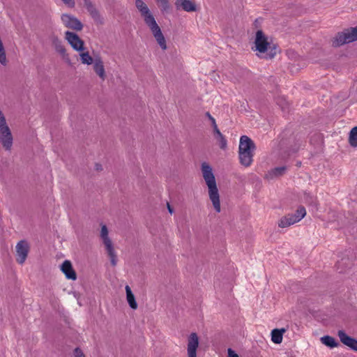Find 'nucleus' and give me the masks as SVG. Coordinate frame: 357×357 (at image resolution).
Returning <instances> with one entry per match:
<instances>
[{"label":"nucleus","mask_w":357,"mask_h":357,"mask_svg":"<svg viewBox=\"0 0 357 357\" xmlns=\"http://www.w3.org/2000/svg\"><path fill=\"white\" fill-rule=\"evenodd\" d=\"M74 355L75 357H86L85 355L83 354L82 351L79 348H76L75 349Z\"/></svg>","instance_id":"31"},{"label":"nucleus","mask_w":357,"mask_h":357,"mask_svg":"<svg viewBox=\"0 0 357 357\" xmlns=\"http://www.w3.org/2000/svg\"><path fill=\"white\" fill-rule=\"evenodd\" d=\"M228 357H239L238 355L231 349L227 350Z\"/></svg>","instance_id":"32"},{"label":"nucleus","mask_w":357,"mask_h":357,"mask_svg":"<svg viewBox=\"0 0 357 357\" xmlns=\"http://www.w3.org/2000/svg\"><path fill=\"white\" fill-rule=\"evenodd\" d=\"M13 135L8 124L0 125V142L3 147L6 150H10L13 145Z\"/></svg>","instance_id":"11"},{"label":"nucleus","mask_w":357,"mask_h":357,"mask_svg":"<svg viewBox=\"0 0 357 357\" xmlns=\"http://www.w3.org/2000/svg\"><path fill=\"white\" fill-rule=\"evenodd\" d=\"M337 335L343 344L357 351V340L356 339L349 336L344 331H339Z\"/></svg>","instance_id":"14"},{"label":"nucleus","mask_w":357,"mask_h":357,"mask_svg":"<svg viewBox=\"0 0 357 357\" xmlns=\"http://www.w3.org/2000/svg\"><path fill=\"white\" fill-rule=\"evenodd\" d=\"M217 141L219 143L220 147L222 149H225L227 146V140L223 136L222 134H220V135H217L215 137Z\"/></svg>","instance_id":"27"},{"label":"nucleus","mask_w":357,"mask_h":357,"mask_svg":"<svg viewBox=\"0 0 357 357\" xmlns=\"http://www.w3.org/2000/svg\"><path fill=\"white\" fill-rule=\"evenodd\" d=\"M96 168L97 170H101L102 169L101 165H96Z\"/></svg>","instance_id":"35"},{"label":"nucleus","mask_w":357,"mask_h":357,"mask_svg":"<svg viewBox=\"0 0 357 357\" xmlns=\"http://www.w3.org/2000/svg\"><path fill=\"white\" fill-rule=\"evenodd\" d=\"M349 144L353 147L357 146V126L353 128L349 132Z\"/></svg>","instance_id":"24"},{"label":"nucleus","mask_w":357,"mask_h":357,"mask_svg":"<svg viewBox=\"0 0 357 357\" xmlns=\"http://www.w3.org/2000/svg\"><path fill=\"white\" fill-rule=\"evenodd\" d=\"M302 145L303 141L294 135H291L287 138H282L279 144L280 149L284 153L289 155L297 153Z\"/></svg>","instance_id":"6"},{"label":"nucleus","mask_w":357,"mask_h":357,"mask_svg":"<svg viewBox=\"0 0 357 357\" xmlns=\"http://www.w3.org/2000/svg\"><path fill=\"white\" fill-rule=\"evenodd\" d=\"M61 20L63 25L68 29L79 31L83 29V24L76 17L63 13L61 16Z\"/></svg>","instance_id":"10"},{"label":"nucleus","mask_w":357,"mask_h":357,"mask_svg":"<svg viewBox=\"0 0 357 357\" xmlns=\"http://www.w3.org/2000/svg\"><path fill=\"white\" fill-rule=\"evenodd\" d=\"M64 4L70 8H74L75 6V0H61Z\"/></svg>","instance_id":"30"},{"label":"nucleus","mask_w":357,"mask_h":357,"mask_svg":"<svg viewBox=\"0 0 357 357\" xmlns=\"http://www.w3.org/2000/svg\"><path fill=\"white\" fill-rule=\"evenodd\" d=\"M252 162V158H240V163L245 167H249Z\"/></svg>","instance_id":"28"},{"label":"nucleus","mask_w":357,"mask_h":357,"mask_svg":"<svg viewBox=\"0 0 357 357\" xmlns=\"http://www.w3.org/2000/svg\"><path fill=\"white\" fill-rule=\"evenodd\" d=\"M321 342H322V344L331 348L336 347L338 345V343L336 342L335 339L329 335L322 337L321 338Z\"/></svg>","instance_id":"23"},{"label":"nucleus","mask_w":357,"mask_h":357,"mask_svg":"<svg viewBox=\"0 0 357 357\" xmlns=\"http://www.w3.org/2000/svg\"><path fill=\"white\" fill-rule=\"evenodd\" d=\"M61 270L67 279L72 280H75L77 279V274L69 260H66L63 262L61 266Z\"/></svg>","instance_id":"17"},{"label":"nucleus","mask_w":357,"mask_h":357,"mask_svg":"<svg viewBox=\"0 0 357 357\" xmlns=\"http://www.w3.org/2000/svg\"><path fill=\"white\" fill-rule=\"evenodd\" d=\"M135 6L140 12L141 16L144 18L145 24L151 31L161 49L163 50H166L167 44L165 38L147 5L142 0H135Z\"/></svg>","instance_id":"2"},{"label":"nucleus","mask_w":357,"mask_h":357,"mask_svg":"<svg viewBox=\"0 0 357 357\" xmlns=\"http://www.w3.org/2000/svg\"><path fill=\"white\" fill-rule=\"evenodd\" d=\"M357 40V26L344 29L336 33L332 40V45L335 47Z\"/></svg>","instance_id":"5"},{"label":"nucleus","mask_w":357,"mask_h":357,"mask_svg":"<svg viewBox=\"0 0 357 357\" xmlns=\"http://www.w3.org/2000/svg\"><path fill=\"white\" fill-rule=\"evenodd\" d=\"M257 146L255 142L248 136L243 135L240 138L238 152L240 155L253 156L256 154Z\"/></svg>","instance_id":"8"},{"label":"nucleus","mask_w":357,"mask_h":357,"mask_svg":"<svg viewBox=\"0 0 357 357\" xmlns=\"http://www.w3.org/2000/svg\"><path fill=\"white\" fill-rule=\"evenodd\" d=\"M175 6L177 10L182 9L185 12H195L197 10V5L193 0H176Z\"/></svg>","instance_id":"15"},{"label":"nucleus","mask_w":357,"mask_h":357,"mask_svg":"<svg viewBox=\"0 0 357 357\" xmlns=\"http://www.w3.org/2000/svg\"><path fill=\"white\" fill-rule=\"evenodd\" d=\"M82 63L84 64L90 65L94 62L93 58L89 55V52H83L80 54Z\"/></svg>","instance_id":"25"},{"label":"nucleus","mask_w":357,"mask_h":357,"mask_svg":"<svg viewBox=\"0 0 357 357\" xmlns=\"http://www.w3.org/2000/svg\"><path fill=\"white\" fill-rule=\"evenodd\" d=\"M206 115L208 117L209 121H211V118H213V117L210 114V113L209 112H206Z\"/></svg>","instance_id":"34"},{"label":"nucleus","mask_w":357,"mask_h":357,"mask_svg":"<svg viewBox=\"0 0 357 357\" xmlns=\"http://www.w3.org/2000/svg\"><path fill=\"white\" fill-rule=\"evenodd\" d=\"M84 6L87 11L89 13L91 17L97 22L102 23V17L99 11L96 9L95 6L91 1V0H83Z\"/></svg>","instance_id":"18"},{"label":"nucleus","mask_w":357,"mask_h":357,"mask_svg":"<svg viewBox=\"0 0 357 357\" xmlns=\"http://www.w3.org/2000/svg\"><path fill=\"white\" fill-rule=\"evenodd\" d=\"M157 3L160 7L162 12L167 11L169 8V3L168 0H156Z\"/></svg>","instance_id":"26"},{"label":"nucleus","mask_w":357,"mask_h":357,"mask_svg":"<svg viewBox=\"0 0 357 357\" xmlns=\"http://www.w3.org/2000/svg\"><path fill=\"white\" fill-rule=\"evenodd\" d=\"M167 208H168V211L170 213H173L174 211L173 209L172 208V207L170 206V205L169 204H167Z\"/></svg>","instance_id":"33"},{"label":"nucleus","mask_w":357,"mask_h":357,"mask_svg":"<svg viewBox=\"0 0 357 357\" xmlns=\"http://www.w3.org/2000/svg\"><path fill=\"white\" fill-rule=\"evenodd\" d=\"M100 238L104 245L106 254L109 259L111 265L116 266L118 262L117 253L115 250L114 244L109 236V229L104 224L100 225Z\"/></svg>","instance_id":"4"},{"label":"nucleus","mask_w":357,"mask_h":357,"mask_svg":"<svg viewBox=\"0 0 357 357\" xmlns=\"http://www.w3.org/2000/svg\"><path fill=\"white\" fill-rule=\"evenodd\" d=\"M254 44L252 49L260 59L271 60L280 52L278 45L269 41L268 37L261 30L256 32Z\"/></svg>","instance_id":"1"},{"label":"nucleus","mask_w":357,"mask_h":357,"mask_svg":"<svg viewBox=\"0 0 357 357\" xmlns=\"http://www.w3.org/2000/svg\"><path fill=\"white\" fill-rule=\"evenodd\" d=\"M125 290L126 294V301L132 310H137L138 307V305L135 300V297L131 290V288L128 285H126L125 287Z\"/></svg>","instance_id":"21"},{"label":"nucleus","mask_w":357,"mask_h":357,"mask_svg":"<svg viewBox=\"0 0 357 357\" xmlns=\"http://www.w3.org/2000/svg\"><path fill=\"white\" fill-rule=\"evenodd\" d=\"M211 123H212V126L213 128V132H214L215 137L217 135L218 136L220 135V134H222V133L220 132V130L218 129L214 118H211Z\"/></svg>","instance_id":"29"},{"label":"nucleus","mask_w":357,"mask_h":357,"mask_svg":"<svg viewBox=\"0 0 357 357\" xmlns=\"http://www.w3.org/2000/svg\"><path fill=\"white\" fill-rule=\"evenodd\" d=\"M287 169V166H281L273 168L268 171L264 176V178L268 181L274 180L284 175Z\"/></svg>","instance_id":"16"},{"label":"nucleus","mask_w":357,"mask_h":357,"mask_svg":"<svg viewBox=\"0 0 357 357\" xmlns=\"http://www.w3.org/2000/svg\"><path fill=\"white\" fill-rule=\"evenodd\" d=\"M287 332V329L282 328H275L271 331V340L275 344H280L282 342L283 334Z\"/></svg>","instance_id":"22"},{"label":"nucleus","mask_w":357,"mask_h":357,"mask_svg":"<svg viewBox=\"0 0 357 357\" xmlns=\"http://www.w3.org/2000/svg\"><path fill=\"white\" fill-rule=\"evenodd\" d=\"M93 70L102 79L104 80L105 79V70L103 61L100 56H97L94 59Z\"/></svg>","instance_id":"20"},{"label":"nucleus","mask_w":357,"mask_h":357,"mask_svg":"<svg viewBox=\"0 0 357 357\" xmlns=\"http://www.w3.org/2000/svg\"><path fill=\"white\" fill-rule=\"evenodd\" d=\"M199 337L196 333H192L188 337V357H197V350L199 347Z\"/></svg>","instance_id":"13"},{"label":"nucleus","mask_w":357,"mask_h":357,"mask_svg":"<svg viewBox=\"0 0 357 357\" xmlns=\"http://www.w3.org/2000/svg\"><path fill=\"white\" fill-rule=\"evenodd\" d=\"M65 38L75 50H84V43L77 33L67 31L65 33Z\"/></svg>","instance_id":"12"},{"label":"nucleus","mask_w":357,"mask_h":357,"mask_svg":"<svg viewBox=\"0 0 357 357\" xmlns=\"http://www.w3.org/2000/svg\"><path fill=\"white\" fill-rule=\"evenodd\" d=\"M306 215V210L303 206H299L294 213H289L282 217L278 221V227H288L300 222Z\"/></svg>","instance_id":"7"},{"label":"nucleus","mask_w":357,"mask_h":357,"mask_svg":"<svg viewBox=\"0 0 357 357\" xmlns=\"http://www.w3.org/2000/svg\"><path fill=\"white\" fill-rule=\"evenodd\" d=\"M30 246L27 241L22 240L15 246L16 261L20 264H23L28 256Z\"/></svg>","instance_id":"9"},{"label":"nucleus","mask_w":357,"mask_h":357,"mask_svg":"<svg viewBox=\"0 0 357 357\" xmlns=\"http://www.w3.org/2000/svg\"><path fill=\"white\" fill-rule=\"evenodd\" d=\"M201 171L203 178L208 189L209 199L215 211L220 213L221 211L220 195L213 169L207 162H202Z\"/></svg>","instance_id":"3"},{"label":"nucleus","mask_w":357,"mask_h":357,"mask_svg":"<svg viewBox=\"0 0 357 357\" xmlns=\"http://www.w3.org/2000/svg\"><path fill=\"white\" fill-rule=\"evenodd\" d=\"M50 40L55 50L63 57H66L67 56L66 50L63 45L61 40L54 34L51 35Z\"/></svg>","instance_id":"19"}]
</instances>
